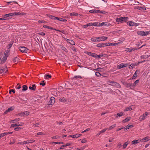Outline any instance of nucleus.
Here are the masks:
<instances>
[{
  "mask_svg": "<svg viewBox=\"0 0 150 150\" xmlns=\"http://www.w3.org/2000/svg\"><path fill=\"white\" fill-rule=\"evenodd\" d=\"M25 13H21L20 12H14V13H10L4 15L3 17H4V18H6L10 16H18L20 15H25Z\"/></svg>",
  "mask_w": 150,
  "mask_h": 150,
  "instance_id": "nucleus-1",
  "label": "nucleus"
},
{
  "mask_svg": "<svg viewBox=\"0 0 150 150\" xmlns=\"http://www.w3.org/2000/svg\"><path fill=\"white\" fill-rule=\"evenodd\" d=\"M7 58L4 56V54L2 52L0 53V64H3L6 61Z\"/></svg>",
  "mask_w": 150,
  "mask_h": 150,
  "instance_id": "nucleus-2",
  "label": "nucleus"
},
{
  "mask_svg": "<svg viewBox=\"0 0 150 150\" xmlns=\"http://www.w3.org/2000/svg\"><path fill=\"white\" fill-rule=\"evenodd\" d=\"M18 49L22 53H27L29 52V50L24 47H20Z\"/></svg>",
  "mask_w": 150,
  "mask_h": 150,
  "instance_id": "nucleus-3",
  "label": "nucleus"
},
{
  "mask_svg": "<svg viewBox=\"0 0 150 150\" xmlns=\"http://www.w3.org/2000/svg\"><path fill=\"white\" fill-rule=\"evenodd\" d=\"M125 86L126 87L132 90L134 89L133 84H132V82H129L127 81V83Z\"/></svg>",
  "mask_w": 150,
  "mask_h": 150,
  "instance_id": "nucleus-4",
  "label": "nucleus"
},
{
  "mask_svg": "<svg viewBox=\"0 0 150 150\" xmlns=\"http://www.w3.org/2000/svg\"><path fill=\"white\" fill-rule=\"evenodd\" d=\"M127 24L129 25L130 26H137L139 25V24L138 23H135L133 22L132 21H128L127 22Z\"/></svg>",
  "mask_w": 150,
  "mask_h": 150,
  "instance_id": "nucleus-5",
  "label": "nucleus"
},
{
  "mask_svg": "<svg viewBox=\"0 0 150 150\" xmlns=\"http://www.w3.org/2000/svg\"><path fill=\"white\" fill-rule=\"evenodd\" d=\"M8 71L6 65L4 67H0V72L1 73H6Z\"/></svg>",
  "mask_w": 150,
  "mask_h": 150,
  "instance_id": "nucleus-6",
  "label": "nucleus"
},
{
  "mask_svg": "<svg viewBox=\"0 0 150 150\" xmlns=\"http://www.w3.org/2000/svg\"><path fill=\"white\" fill-rule=\"evenodd\" d=\"M147 32H144L142 31H138L137 32V33L141 36H146L148 35Z\"/></svg>",
  "mask_w": 150,
  "mask_h": 150,
  "instance_id": "nucleus-7",
  "label": "nucleus"
},
{
  "mask_svg": "<svg viewBox=\"0 0 150 150\" xmlns=\"http://www.w3.org/2000/svg\"><path fill=\"white\" fill-rule=\"evenodd\" d=\"M97 38V39H98V40H97V42L104 41L108 39V37L103 36Z\"/></svg>",
  "mask_w": 150,
  "mask_h": 150,
  "instance_id": "nucleus-8",
  "label": "nucleus"
},
{
  "mask_svg": "<svg viewBox=\"0 0 150 150\" xmlns=\"http://www.w3.org/2000/svg\"><path fill=\"white\" fill-rule=\"evenodd\" d=\"M148 114L147 112H145L144 114L142 115L141 116L139 117V119L140 120H142L145 119L146 117Z\"/></svg>",
  "mask_w": 150,
  "mask_h": 150,
  "instance_id": "nucleus-9",
  "label": "nucleus"
},
{
  "mask_svg": "<svg viewBox=\"0 0 150 150\" xmlns=\"http://www.w3.org/2000/svg\"><path fill=\"white\" fill-rule=\"evenodd\" d=\"M55 102V99L54 97H52L50 99V100L49 101V105H53V104Z\"/></svg>",
  "mask_w": 150,
  "mask_h": 150,
  "instance_id": "nucleus-10",
  "label": "nucleus"
},
{
  "mask_svg": "<svg viewBox=\"0 0 150 150\" xmlns=\"http://www.w3.org/2000/svg\"><path fill=\"white\" fill-rule=\"evenodd\" d=\"M128 66V64H124L123 63H122L120 64V65H118L117 67L119 69H121L122 68L126 67Z\"/></svg>",
  "mask_w": 150,
  "mask_h": 150,
  "instance_id": "nucleus-11",
  "label": "nucleus"
},
{
  "mask_svg": "<svg viewBox=\"0 0 150 150\" xmlns=\"http://www.w3.org/2000/svg\"><path fill=\"white\" fill-rule=\"evenodd\" d=\"M121 21V23H122L124 22H125L128 21V18L127 17H124L120 18Z\"/></svg>",
  "mask_w": 150,
  "mask_h": 150,
  "instance_id": "nucleus-12",
  "label": "nucleus"
},
{
  "mask_svg": "<svg viewBox=\"0 0 150 150\" xmlns=\"http://www.w3.org/2000/svg\"><path fill=\"white\" fill-rule=\"evenodd\" d=\"M150 140V137L149 136H147L141 140V142H146Z\"/></svg>",
  "mask_w": 150,
  "mask_h": 150,
  "instance_id": "nucleus-13",
  "label": "nucleus"
},
{
  "mask_svg": "<svg viewBox=\"0 0 150 150\" xmlns=\"http://www.w3.org/2000/svg\"><path fill=\"white\" fill-rule=\"evenodd\" d=\"M134 108V105H131L126 108L125 110H124V111H127L129 110H131Z\"/></svg>",
  "mask_w": 150,
  "mask_h": 150,
  "instance_id": "nucleus-14",
  "label": "nucleus"
},
{
  "mask_svg": "<svg viewBox=\"0 0 150 150\" xmlns=\"http://www.w3.org/2000/svg\"><path fill=\"white\" fill-rule=\"evenodd\" d=\"M14 109V108L13 107H11L8 108L4 112V115L6 114L8 112H10L13 110Z\"/></svg>",
  "mask_w": 150,
  "mask_h": 150,
  "instance_id": "nucleus-15",
  "label": "nucleus"
},
{
  "mask_svg": "<svg viewBox=\"0 0 150 150\" xmlns=\"http://www.w3.org/2000/svg\"><path fill=\"white\" fill-rule=\"evenodd\" d=\"M81 135V134H77L75 135H71L69 136V137L74 138H76L80 137Z\"/></svg>",
  "mask_w": 150,
  "mask_h": 150,
  "instance_id": "nucleus-16",
  "label": "nucleus"
},
{
  "mask_svg": "<svg viewBox=\"0 0 150 150\" xmlns=\"http://www.w3.org/2000/svg\"><path fill=\"white\" fill-rule=\"evenodd\" d=\"M124 115V113L122 112H120L114 115L115 117L116 118H117L118 117H120Z\"/></svg>",
  "mask_w": 150,
  "mask_h": 150,
  "instance_id": "nucleus-17",
  "label": "nucleus"
},
{
  "mask_svg": "<svg viewBox=\"0 0 150 150\" xmlns=\"http://www.w3.org/2000/svg\"><path fill=\"white\" fill-rule=\"evenodd\" d=\"M110 25V24L106 22H103L102 23H100L99 24V26H102L103 25H106L107 26H109Z\"/></svg>",
  "mask_w": 150,
  "mask_h": 150,
  "instance_id": "nucleus-18",
  "label": "nucleus"
},
{
  "mask_svg": "<svg viewBox=\"0 0 150 150\" xmlns=\"http://www.w3.org/2000/svg\"><path fill=\"white\" fill-rule=\"evenodd\" d=\"M59 47L61 48L62 49L64 52H68V50L67 48L65 47H64L62 44H61L60 45H59Z\"/></svg>",
  "mask_w": 150,
  "mask_h": 150,
  "instance_id": "nucleus-19",
  "label": "nucleus"
},
{
  "mask_svg": "<svg viewBox=\"0 0 150 150\" xmlns=\"http://www.w3.org/2000/svg\"><path fill=\"white\" fill-rule=\"evenodd\" d=\"M150 55L149 54H147L146 53H145V54L144 55H142L141 56V58L142 59H146L150 57Z\"/></svg>",
  "mask_w": 150,
  "mask_h": 150,
  "instance_id": "nucleus-20",
  "label": "nucleus"
},
{
  "mask_svg": "<svg viewBox=\"0 0 150 150\" xmlns=\"http://www.w3.org/2000/svg\"><path fill=\"white\" fill-rule=\"evenodd\" d=\"M29 88L30 90L35 91L36 89V86L35 84L32 85V86H30L29 87Z\"/></svg>",
  "mask_w": 150,
  "mask_h": 150,
  "instance_id": "nucleus-21",
  "label": "nucleus"
},
{
  "mask_svg": "<svg viewBox=\"0 0 150 150\" xmlns=\"http://www.w3.org/2000/svg\"><path fill=\"white\" fill-rule=\"evenodd\" d=\"M10 54V51L9 50H7L5 51L4 53V56H6L7 58V57H8Z\"/></svg>",
  "mask_w": 150,
  "mask_h": 150,
  "instance_id": "nucleus-22",
  "label": "nucleus"
},
{
  "mask_svg": "<svg viewBox=\"0 0 150 150\" xmlns=\"http://www.w3.org/2000/svg\"><path fill=\"white\" fill-rule=\"evenodd\" d=\"M130 118H131V117H127L125 119L123 120L122 122H123V123H125V122H127L130 120Z\"/></svg>",
  "mask_w": 150,
  "mask_h": 150,
  "instance_id": "nucleus-23",
  "label": "nucleus"
},
{
  "mask_svg": "<svg viewBox=\"0 0 150 150\" xmlns=\"http://www.w3.org/2000/svg\"><path fill=\"white\" fill-rule=\"evenodd\" d=\"M43 27L44 28H47L48 29H51V30H57V29H54V28H53L52 27H50V26H47V25H44L43 26Z\"/></svg>",
  "mask_w": 150,
  "mask_h": 150,
  "instance_id": "nucleus-24",
  "label": "nucleus"
},
{
  "mask_svg": "<svg viewBox=\"0 0 150 150\" xmlns=\"http://www.w3.org/2000/svg\"><path fill=\"white\" fill-rule=\"evenodd\" d=\"M113 84L115 85V86L117 88H120L121 87V86L119 83L115 82H113Z\"/></svg>",
  "mask_w": 150,
  "mask_h": 150,
  "instance_id": "nucleus-25",
  "label": "nucleus"
},
{
  "mask_svg": "<svg viewBox=\"0 0 150 150\" xmlns=\"http://www.w3.org/2000/svg\"><path fill=\"white\" fill-rule=\"evenodd\" d=\"M139 82V81L138 80H136L133 84V86L134 89L135 88V87L137 86Z\"/></svg>",
  "mask_w": 150,
  "mask_h": 150,
  "instance_id": "nucleus-26",
  "label": "nucleus"
},
{
  "mask_svg": "<svg viewBox=\"0 0 150 150\" xmlns=\"http://www.w3.org/2000/svg\"><path fill=\"white\" fill-rule=\"evenodd\" d=\"M67 100V99L63 97L61 98H59V101L62 102H66Z\"/></svg>",
  "mask_w": 150,
  "mask_h": 150,
  "instance_id": "nucleus-27",
  "label": "nucleus"
},
{
  "mask_svg": "<svg viewBox=\"0 0 150 150\" xmlns=\"http://www.w3.org/2000/svg\"><path fill=\"white\" fill-rule=\"evenodd\" d=\"M51 19H57V17H55L51 15H47Z\"/></svg>",
  "mask_w": 150,
  "mask_h": 150,
  "instance_id": "nucleus-28",
  "label": "nucleus"
},
{
  "mask_svg": "<svg viewBox=\"0 0 150 150\" xmlns=\"http://www.w3.org/2000/svg\"><path fill=\"white\" fill-rule=\"evenodd\" d=\"M138 71H137V70L135 72L134 74L133 77H132V79H134L136 78V77L137 76V74H138Z\"/></svg>",
  "mask_w": 150,
  "mask_h": 150,
  "instance_id": "nucleus-29",
  "label": "nucleus"
},
{
  "mask_svg": "<svg viewBox=\"0 0 150 150\" xmlns=\"http://www.w3.org/2000/svg\"><path fill=\"white\" fill-rule=\"evenodd\" d=\"M96 46L99 47H104V43H99Z\"/></svg>",
  "mask_w": 150,
  "mask_h": 150,
  "instance_id": "nucleus-30",
  "label": "nucleus"
},
{
  "mask_svg": "<svg viewBox=\"0 0 150 150\" xmlns=\"http://www.w3.org/2000/svg\"><path fill=\"white\" fill-rule=\"evenodd\" d=\"M136 49L135 48H127L126 49V51L127 52H131L132 51H134Z\"/></svg>",
  "mask_w": 150,
  "mask_h": 150,
  "instance_id": "nucleus-31",
  "label": "nucleus"
},
{
  "mask_svg": "<svg viewBox=\"0 0 150 150\" xmlns=\"http://www.w3.org/2000/svg\"><path fill=\"white\" fill-rule=\"evenodd\" d=\"M28 89V87L26 85H24L23 86V89H22V91H25L27 90Z\"/></svg>",
  "mask_w": 150,
  "mask_h": 150,
  "instance_id": "nucleus-32",
  "label": "nucleus"
},
{
  "mask_svg": "<svg viewBox=\"0 0 150 150\" xmlns=\"http://www.w3.org/2000/svg\"><path fill=\"white\" fill-rule=\"evenodd\" d=\"M139 142L138 140H134L132 142V144H136Z\"/></svg>",
  "mask_w": 150,
  "mask_h": 150,
  "instance_id": "nucleus-33",
  "label": "nucleus"
},
{
  "mask_svg": "<svg viewBox=\"0 0 150 150\" xmlns=\"http://www.w3.org/2000/svg\"><path fill=\"white\" fill-rule=\"evenodd\" d=\"M29 112L28 111H25V112H24L22 113L21 114L22 115H25L26 116H27L29 114Z\"/></svg>",
  "mask_w": 150,
  "mask_h": 150,
  "instance_id": "nucleus-34",
  "label": "nucleus"
},
{
  "mask_svg": "<svg viewBox=\"0 0 150 150\" xmlns=\"http://www.w3.org/2000/svg\"><path fill=\"white\" fill-rule=\"evenodd\" d=\"M22 124L21 125H17V124H12L11 125V127H15L17 126H22Z\"/></svg>",
  "mask_w": 150,
  "mask_h": 150,
  "instance_id": "nucleus-35",
  "label": "nucleus"
},
{
  "mask_svg": "<svg viewBox=\"0 0 150 150\" xmlns=\"http://www.w3.org/2000/svg\"><path fill=\"white\" fill-rule=\"evenodd\" d=\"M136 65V64H131L130 66H129V68L130 69H132Z\"/></svg>",
  "mask_w": 150,
  "mask_h": 150,
  "instance_id": "nucleus-36",
  "label": "nucleus"
},
{
  "mask_svg": "<svg viewBox=\"0 0 150 150\" xmlns=\"http://www.w3.org/2000/svg\"><path fill=\"white\" fill-rule=\"evenodd\" d=\"M26 143L27 144L30 143H32L34 142L35 141V140L34 139L32 140H29L26 141Z\"/></svg>",
  "mask_w": 150,
  "mask_h": 150,
  "instance_id": "nucleus-37",
  "label": "nucleus"
},
{
  "mask_svg": "<svg viewBox=\"0 0 150 150\" xmlns=\"http://www.w3.org/2000/svg\"><path fill=\"white\" fill-rule=\"evenodd\" d=\"M57 20L63 22H65L67 21V20L65 19L62 18H58V17L57 18Z\"/></svg>",
  "mask_w": 150,
  "mask_h": 150,
  "instance_id": "nucleus-38",
  "label": "nucleus"
},
{
  "mask_svg": "<svg viewBox=\"0 0 150 150\" xmlns=\"http://www.w3.org/2000/svg\"><path fill=\"white\" fill-rule=\"evenodd\" d=\"M93 26H99V24H100V23L98 22H95L92 24Z\"/></svg>",
  "mask_w": 150,
  "mask_h": 150,
  "instance_id": "nucleus-39",
  "label": "nucleus"
},
{
  "mask_svg": "<svg viewBox=\"0 0 150 150\" xmlns=\"http://www.w3.org/2000/svg\"><path fill=\"white\" fill-rule=\"evenodd\" d=\"M129 143L128 142H126L125 143H124L123 145V149H125L126 147L128 145Z\"/></svg>",
  "mask_w": 150,
  "mask_h": 150,
  "instance_id": "nucleus-40",
  "label": "nucleus"
},
{
  "mask_svg": "<svg viewBox=\"0 0 150 150\" xmlns=\"http://www.w3.org/2000/svg\"><path fill=\"white\" fill-rule=\"evenodd\" d=\"M64 143L62 142H52V144H64Z\"/></svg>",
  "mask_w": 150,
  "mask_h": 150,
  "instance_id": "nucleus-41",
  "label": "nucleus"
},
{
  "mask_svg": "<svg viewBox=\"0 0 150 150\" xmlns=\"http://www.w3.org/2000/svg\"><path fill=\"white\" fill-rule=\"evenodd\" d=\"M19 60V59L17 57H15L13 59V62H18Z\"/></svg>",
  "mask_w": 150,
  "mask_h": 150,
  "instance_id": "nucleus-42",
  "label": "nucleus"
},
{
  "mask_svg": "<svg viewBox=\"0 0 150 150\" xmlns=\"http://www.w3.org/2000/svg\"><path fill=\"white\" fill-rule=\"evenodd\" d=\"M99 10H91L89 11L90 13H98Z\"/></svg>",
  "mask_w": 150,
  "mask_h": 150,
  "instance_id": "nucleus-43",
  "label": "nucleus"
},
{
  "mask_svg": "<svg viewBox=\"0 0 150 150\" xmlns=\"http://www.w3.org/2000/svg\"><path fill=\"white\" fill-rule=\"evenodd\" d=\"M70 16H77L78 15V13L74 12L71 13L70 14Z\"/></svg>",
  "mask_w": 150,
  "mask_h": 150,
  "instance_id": "nucleus-44",
  "label": "nucleus"
},
{
  "mask_svg": "<svg viewBox=\"0 0 150 150\" xmlns=\"http://www.w3.org/2000/svg\"><path fill=\"white\" fill-rule=\"evenodd\" d=\"M45 79H47L48 78H50L51 77V76L49 74H46L45 75Z\"/></svg>",
  "mask_w": 150,
  "mask_h": 150,
  "instance_id": "nucleus-45",
  "label": "nucleus"
},
{
  "mask_svg": "<svg viewBox=\"0 0 150 150\" xmlns=\"http://www.w3.org/2000/svg\"><path fill=\"white\" fill-rule=\"evenodd\" d=\"M20 119L19 118H17L15 119L14 120H12L11 121V122L12 123L14 122H18L19 121Z\"/></svg>",
  "mask_w": 150,
  "mask_h": 150,
  "instance_id": "nucleus-46",
  "label": "nucleus"
},
{
  "mask_svg": "<svg viewBox=\"0 0 150 150\" xmlns=\"http://www.w3.org/2000/svg\"><path fill=\"white\" fill-rule=\"evenodd\" d=\"M116 126V125L115 124H114L112 126H110L108 128V130H111L113 128H114L115 126Z\"/></svg>",
  "mask_w": 150,
  "mask_h": 150,
  "instance_id": "nucleus-47",
  "label": "nucleus"
},
{
  "mask_svg": "<svg viewBox=\"0 0 150 150\" xmlns=\"http://www.w3.org/2000/svg\"><path fill=\"white\" fill-rule=\"evenodd\" d=\"M68 42L72 45H75L74 42L72 40H70Z\"/></svg>",
  "mask_w": 150,
  "mask_h": 150,
  "instance_id": "nucleus-48",
  "label": "nucleus"
},
{
  "mask_svg": "<svg viewBox=\"0 0 150 150\" xmlns=\"http://www.w3.org/2000/svg\"><path fill=\"white\" fill-rule=\"evenodd\" d=\"M97 37L92 38H91V40L92 42H96V39H97Z\"/></svg>",
  "mask_w": 150,
  "mask_h": 150,
  "instance_id": "nucleus-49",
  "label": "nucleus"
},
{
  "mask_svg": "<svg viewBox=\"0 0 150 150\" xmlns=\"http://www.w3.org/2000/svg\"><path fill=\"white\" fill-rule=\"evenodd\" d=\"M104 47H105L106 46H110L111 45H112L111 43L110 42L104 43Z\"/></svg>",
  "mask_w": 150,
  "mask_h": 150,
  "instance_id": "nucleus-50",
  "label": "nucleus"
},
{
  "mask_svg": "<svg viewBox=\"0 0 150 150\" xmlns=\"http://www.w3.org/2000/svg\"><path fill=\"white\" fill-rule=\"evenodd\" d=\"M18 144H26L27 143L26 141H24V142H19Z\"/></svg>",
  "mask_w": 150,
  "mask_h": 150,
  "instance_id": "nucleus-51",
  "label": "nucleus"
},
{
  "mask_svg": "<svg viewBox=\"0 0 150 150\" xmlns=\"http://www.w3.org/2000/svg\"><path fill=\"white\" fill-rule=\"evenodd\" d=\"M98 13H103V14H106L107 13H108L107 12H106L105 11H100V10H99Z\"/></svg>",
  "mask_w": 150,
  "mask_h": 150,
  "instance_id": "nucleus-52",
  "label": "nucleus"
},
{
  "mask_svg": "<svg viewBox=\"0 0 150 150\" xmlns=\"http://www.w3.org/2000/svg\"><path fill=\"white\" fill-rule=\"evenodd\" d=\"M12 133V132H4V133H2V134H3L4 136L5 135H8V134H11Z\"/></svg>",
  "mask_w": 150,
  "mask_h": 150,
  "instance_id": "nucleus-53",
  "label": "nucleus"
},
{
  "mask_svg": "<svg viewBox=\"0 0 150 150\" xmlns=\"http://www.w3.org/2000/svg\"><path fill=\"white\" fill-rule=\"evenodd\" d=\"M108 129V128H105L101 130L100 132V133L101 134L105 132V131Z\"/></svg>",
  "mask_w": 150,
  "mask_h": 150,
  "instance_id": "nucleus-54",
  "label": "nucleus"
},
{
  "mask_svg": "<svg viewBox=\"0 0 150 150\" xmlns=\"http://www.w3.org/2000/svg\"><path fill=\"white\" fill-rule=\"evenodd\" d=\"M121 82L122 83V84L124 86L125 85L127 82H125V80H124L123 79H122L121 80Z\"/></svg>",
  "mask_w": 150,
  "mask_h": 150,
  "instance_id": "nucleus-55",
  "label": "nucleus"
},
{
  "mask_svg": "<svg viewBox=\"0 0 150 150\" xmlns=\"http://www.w3.org/2000/svg\"><path fill=\"white\" fill-rule=\"evenodd\" d=\"M78 78L81 79V77L80 76H75L74 77V79H76Z\"/></svg>",
  "mask_w": 150,
  "mask_h": 150,
  "instance_id": "nucleus-56",
  "label": "nucleus"
},
{
  "mask_svg": "<svg viewBox=\"0 0 150 150\" xmlns=\"http://www.w3.org/2000/svg\"><path fill=\"white\" fill-rule=\"evenodd\" d=\"M95 74L98 77H99L101 76V74L99 72H96Z\"/></svg>",
  "mask_w": 150,
  "mask_h": 150,
  "instance_id": "nucleus-57",
  "label": "nucleus"
},
{
  "mask_svg": "<svg viewBox=\"0 0 150 150\" xmlns=\"http://www.w3.org/2000/svg\"><path fill=\"white\" fill-rule=\"evenodd\" d=\"M96 56H97V54L94 53H92L91 56L94 57H96Z\"/></svg>",
  "mask_w": 150,
  "mask_h": 150,
  "instance_id": "nucleus-58",
  "label": "nucleus"
},
{
  "mask_svg": "<svg viewBox=\"0 0 150 150\" xmlns=\"http://www.w3.org/2000/svg\"><path fill=\"white\" fill-rule=\"evenodd\" d=\"M60 138L58 136H55L54 137H52V139H57L59 138Z\"/></svg>",
  "mask_w": 150,
  "mask_h": 150,
  "instance_id": "nucleus-59",
  "label": "nucleus"
},
{
  "mask_svg": "<svg viewBox=\"0 0 150 150\" xmlns=\"http://www.w3.org/2000/svg\"><path fill=\"white\" fill-rule=\"evenodd\" d=\"M72 144V143H67L66 144H65V146H71V144Z\"/></svg>",
  "mask_w": 150,
  "mask_h": 150,
  "instance_id": "nucleus-60",
  "label": "nucleus"
},
{
  "mask_svg": "<svg viewBox=\"0 0 150 150\" xmlns=\"http://www.w3.org/2000/svg\"><path fill=\"white\" fill-rule=\"evenodd\" d=\"M85 53L86 54H87L88 55H89V56H91L92 52H85Z\"/></svg>",
  "mask_w": 150,
  "mask_h": 150,
  "instance_id": "nucleus-61",
  "label": "nucleus"
},
{
  "mask_svg": "<svg viewBox=\"0 0 150 150\" xmlns=\"http://www.w3.org/2000/svg\"><path fill=\"white\" fill-rule=\"evenodd\" d=\"M139 7V10H145V8H144V7Z\"/></svg>",
  "mask_w": 150,
  "mask_h": 150,
  "instance_id": "nucleus-62",
  "label": "nucleus"
},
{
  "mask_svg": "<svg viewBox=\"0 0 150 150\" xmlns=\"http://www.w3.org/2000/svg\"><path fill=\"white\" fill-rule=\"evenodd\" d=\"M11 92H12L13 93H15V91L14 89H11L9 91V93H11Z\"/></svg>",
  "mask_w": 150,
  "mask_h": 150,
  "instance_id": "nucleus-63",
  "label": "nucleus"
},
{
  "mask_svg": "<svg viewBox=\"0 0 150 150\" xmlns=\"http://www.w3.org/2000/svg\"><path fill=\"white\" fill-rule=\"evenodd\" d=\"M21 129V128H20V127H16L14 129L15 131H18V130H19L20 129Z\"/></svg>",
  "mask_w": 150,
  "mask_h": 150,
  "instance_id": "nucleus-64",
  "label": "nucleus"
}]
</instances>
